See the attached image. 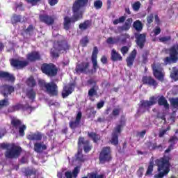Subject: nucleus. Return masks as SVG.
Segmentation results:
<instances>
[{
	"label": "nucleus",
	"instance_id": "obj_20",
	"mask_svg": "<svg viewBox=\"0 0 178 178\" xmlns=\"http://www.w3.org/2000/svg\"><path fill=\"white\" fill-rule=\"evenodd\" d=\"M98 55V48L97 47H95L93 49V51L92 54L91 60L92 63L93 65V69L94 70H97L98 69V61L97 60Z\"/></svg>",
	"mask_w": 178,
	"mask_h": 178
},
{
	"label": "nucleus",
	"instance_id": "obj_25",
	"mask_svg": "<svg viewBox=\"0 0 178 178\" xmlns=\"http://www.w3.org/2000/svg\"><path fill=\"white\" fill-rule=\"evenodd\" d=\"M34 151L38 154H41L42 151L47 149V145L44 144V142H38L34 144Z\"/></svg>",
	"mask_w": 178,
	"mask_h": 178
},
{
	"label": "nucleus",
	"instance_id": "obj_55",
	"mask_svg": "<svg viewBox=\"0 0 178 178\" xmlns=\"http://www.w3.org/2000/svg\"><path fill=\"white\" fill-rule=\"evenodd\" d=\"M152 34H153V35H159V34H161V28L156 26L152 32Z\"/></svg>",
	"mask_w": 178,
	"mask_h": 178
},
{
	"label": "nucleus",
	"instance_id": "obj_26",
	"mask_svg": "<svg viewBox=\"0 0 178 178\" xmlns=\"http://www.w3.org/2000/svg\"><path fill=\"white\" fill-rule=\"evenodd\" d=\"M11 65L14 67H17V69H22V67H24L27 66L28 63L26 60H13L11 61Z\"/></svg>",
	"mask_w": 178,
	"mask_h": 178
},
{
	"label": "nucleus",
	"instance_id": "obj_50",
	"mask_svg": "<svg viewBox=\"0 0 178 178\" xmlns=\"http://www.w3.org/2000/svg\"><path fill=\"white\" fill-rule=\"evenodd\" d=\"M89 178H104V175H98L95 172H92L88 175Z\"/></svg>",
	"mask_w": 178,
	"mask_h": 178
},
{
	"label": "nucleus",
	"instance_id": "obj_41",
	"mask_svg": "<svg viewBox=\"0 0 178 178\" xmlns=\"http://www.w3.org/2000/svg\"><path fill=\"white\" fill-rule=\"evenodd\" d=\"M90 26H91V22L90 21H86L79 25V29L81 30H86V29H88Z\"/></svg>",
	"mask_w": 178,
	"mask_h": 178
},
{
	"label": "nucleus",
	"instance_id": "obj_6",
	"mask_svg": "<svg viewBox=\"0 0 178 178\" xmlns=\"http://www.w3.org/2000/svg\"><path fill=\"white\" fill-rule=\"evenodd\" d=\"M39 86H40V87H44L49 95H58V86H56L55 83L50 82L46 83L45 81L40 80Z\"/></svg>",
	"mask_w": 178,
	"mask_h": 178
},
{
	"label": "nucleus",
	"instance_id": "obj_22",
	"mask_svg": "<svg viewBox=\"0 0 178 178\" xmlns=\"http://www.w3.org/2000/svg\"><path fill=\"white\" fill-rule=\"evenodd\" d=\"M39 19L40 22H42V23H45V24H47V26H51V24H54V18L47 15H40L39 16Z\"/></svg>",
	"mask_w": 178,
	"mask_h": 178
},
{
	"label": "nucleus",
	"instance_id": "obj_29",
	"mask_svg": "<svg viewBox=\"0 0 178 178\" xmlns=\"http://www.w3.org/2000/svg\"><path fill=\"white\" fill-rule=\"evenodd\" d=\"M27 59L31 62H33V60H37L40 59V53L37 51H33L27 55Z\"/></svg>",
	"mask_w": 178,
	"mask_h": 178
},
{
	"label": "nucleus",
	"instance_id": "obj_57",
	"mask_svg": "<svg viewBox=\"0 0 178 178\" xmlns=\"http://www.w3.org/2000/svg\"><path fill=\"white\" fill-rule=\"evenodd\" d=\"M88 95L89 97H94V95H97V90L94 88H92L89 91H88Z\"/></svg>",
	"mask_w": 178,
	"mask_h": 178
},
{
	"label": "nucleus",
	"instance_id": "obj_1",
	"mask_svg": "<svg viewBox=\"0 0 178 178\" xmlns=\"http://www.w3.org/2000/svg\"><path fill=\"white\" fill-rule=\"evenodd\" d=\"M88 3V0H76L72 6L73 18L65 17L64 18V29L69 30L72 23L77 22L79 19L83 17V12H84V7Z\"/></svg>",
	"mask_w": 178,
	"mask_h": 178
},
{
	"label": "nucleus",
	"instance_id": "obj_53",
	"mask_svg": "<svg viewBox=\"0 0 178 178\" xmlns=\"http://www.w3.org/2000/svg\"><path fill=\"white\" fill-rule=\"evenodd\" d=\"M88 38L87 36L82 38L80 41V43L82 47H87V44H88Z\"/></svg>",
	"mask_w": 178,
	"mask_h": 178
},
{
	"label": "nucleus",
	"instance_id": "obj_21",
	"mask_svg": "<svg viewBox=\"0 0 178 178\" xmlns=\"http://www.w3.org/2000/svg\"><path fill=\"white\" fill-rule=\"evenodd\" d=\"M90 63L88 62H83L76 65V70L77 73H87L88 72V67Z\"/></svg>",
	"mask_w": 178,
	"mask_h": 178
},
{
	"label": "nucleus",
	"instance_id": "obj_11",
	"mask_svg": "<svg viewBox=\"0 0 178 178\" xmlns=\"http://www.w3.org/2000/svg\"><path fill=\"white\" fill-rule=\"evenodd\" d=\"M11 124L15 129H19V136L22 137L24 136V130L27 129V127L24 124H22V121L17 118H13L11 120Z\"/></svg>",
	"mask_w": 178,
	"mask_h": 178
},
{
	"label": "nucleus",
	"instance_id": "obj_14",
	"mask_svg": "<svg viewBox=\"0 0 178 178\" xmlns=\"http://www.w3.org/2000/svg\"><path fill=\"white\" fill-rule=\"evenodd\" d=\"M73 90H74V84L73 83L65 86L62 91L63 98H67V97H69V95L73 92Z\"/></svg>",
	"mask_w": 178,
	"mask_h": 178
},
{
	"label": "nucleus",
	"instance_id": "obj_23",
	"mask_svg": "<svg viewBox=\"0 0 178 178\" xmlns=\"http://www.w3.org/2000/svg\"><path fill=\"white\" fill-rule=\"evenodd\" d=\"M0 79L1 80H6L7 81H15V76L13 74L3 71H0Z\"/></svg>",
	"mask_w": 178,
	"mask_h": 178
},
{
	"label": "nucleus",
	"instance_id": "obj_51",
	"mask_svg": "<svg viewBox=\"0 0 178 178\" xmlns=\"http://www.w3.org/2000/svg\"><path fill=\"white\" fill-rule=\"evenodd\" d=\"M8 105H9V99H8V98H6V99L0 101V109L3 106H8Z\"/></svg>",
	"mask_w": 178,
	"mask_h": 178
},
{
	"label": "nucleus",
	"instance_id": "obj_38",
	"mask_svg": "<svg viewBox=\"0 0 178 178\" xmlns=\"http://www.w3.org/2000/svg\"><path fill=\"white\" fill-rule=\"evenodd\" d=\"M169 130H170V126L167 127L165 129L162 128V129H159V137H163V136H165V134H166V133H168V131H169Z\"/></svg>",
	"mask_w": 178,
	"mask_h": 178
},
{
	"label": "nucleus",
	"instance_id": "obj_30",
	"mask_svg": "<svg viewBox=\"0 0 178 178\" xmlns=\"http://www.w3.org/2000/svg\"><path fill=\"white\" fill-rule=\"evenodd\" d=\"M122 56L118 53L115 49H113L111 51V60H113V62H116L118 60H122Z\"/></svg>",
	"mask_w": 178,
	"mask_h": 178
},
{
	"label": "nucleus",
	"instance_id": "obj_35",
	"mask_svg": "<svg viewBox=\"0 0 178 178\" xmlns=\"http://www.w3.org/2000/svg\"><path fill=\"white\" fill-rule=\"evenodd\" d=\"M122 111V108L120 107H115L113 109L112 113L110 114V118H116V116H119L120 115V112Z\"/></svg>",
	"mask_w": 178,
	"mask_h": 178
},
{
	"label": "nucleus",
	"instance_id": "obj_63",
	"mask_svg": "<svg viewBox=\"0 0 178 178\" xmlns=\"http://www.w3.org/2000/svg\"><path fill=\"white\" fill-rule=\"evenodd\" d=\"M154 19V14H150L148 17H147V23L149 24H151V23H152Z\"/></svg>",
	"mask_w": 178,
	"mask_h": 178
},
{
	"label": "nucleus",
	"instance_id": "obj_32",
	"mask_svg": "<svg viewBox=\"0 0 178 178\" xmlns=\"http://www.w3.org/2000/svg\"><path fill=\"white\" fill-rule=\"evenodd\" d=\"M158 104L161 106H164L165 109H169V104H168V100H166L165 97L161 96L159 98Z\"/></svg>",
	"mask_w": 178,
	"mask_h": 178
},
{
	"label": "nucleus",
	"instance_id": "obj_42",
	"mask_svg": "<svg viewBox=\"0 0 178 178\" xmlns=\"http://www.w3.org/2000/svg\"><path fill=\"white\" fill-rule=\"evenodd\" d=\"M24 173L26 176H33V177L35 176V171L33 169L26 168L24 170Z\"/></svg>",
	"mask_w": 178,
	"mask_h": 178
},
{
	"label": "nucleus",
	"instance_id": "obj_33",
	"mask_svg": "<svg viewBox=\"0 0 178 178\" xmlns=\"http://www.w3.org/2000/svg\"><path fill=\"white\" fill-rule=\"evenodd\" d=\"M119 41H120V38H119V36L110 37L106 40V42L109 45H113L114 44H118L119 43Z\"/></svg>",
	"mask_w": 178,
	"mask_h": 178
},
{
	"label": "nucleus",
	"instance_id": "obj_4",
	"mask_svg": "<svg viewBox=\"0 0 178 178\" xmlns=\"http://www.w3.org/2000/svg\"><path fill=\"white\" fill-rule=\"evenodd\" d=\"M53 36L54 37H58L59 40H61V41H56L54 42V48L56 51H58V52H63V51H66L67 49H69V45L67 44V42L63 40V36L56 33V31H54L53 32Z\"/></svg>",
	"mask_w": 178,
	"mask_h": 178
},
{
	"label": "nucleus",
	"instance_id": "obj_3",
	"mask_svg": "<svg viewBox=\"0 0 178 178\" xmlns=\"http://www.w3.org/2000/svg\"><path fill=\"white\" fill-rule=\"evenodd\" d=\"M0 147L3 149H7L5 153L6 158H17L22 152V147L16 146L15 144L1 143Z\"/></svg>",
	"mask_w": 178,
	"mask_h": 178
},
{
	"label": "nucleus",
	"instance_id": "obj_8",
	"mask_svg": "<svg viewBox=\"0 0 178 178\" xmlns=\"http://www.w3.org/2000/svg\"><path fill=\"white\" fill-rule=\"evenodd\" d=\"M156 104V99L154 97H150L149 101L142 100L140 101V106H139L138 112L140 113H144L149 106L155 105Z\"/></svg>",
	"mask_w": 178,
	"mask_h": 178
},
{
	"label": "nucleus",
	"instance_id": "obj_54",
	"mask_svg": "<svg viewBox=\"0 0 178 178\" xmlns=\"http://www.w3.org/2000/svg\"><path fill=\"white\" fill-rule=\"evenodd\" d=\"M22 108V105L18 104L17 106H14L8 109V112H16V111H19Z\"/></svg>",
	"mask_w": 178,
	"mask_h": 178
},
{
	"label": "nucleus",
	"instance_id": "obj_18",
	"mask_svg": "<svg viewBox=\"0 0 178 178\" xmlns=\"http://www.w3.org/2000/svg\"><path fill=\"white\" fill-rule=\"evenodd\" d=\"M0 90L1 91V94H3L4 97H8L15 91V88L9 85H4L0 88Z\"/></svg>",
	"mask_w": 178,
	"mask_h": 178
},
{
	"label": "nucleus",
	"instance_id": "obj_56",
	"mask_svg": "<svg viewBox=\"0 0 178 178\" xmlns=\"http://www.w3.org/2000/svg\"><path fill=\"white\" fill-rule=\"evenodd\" d=\"M169 141H170V143H171V144L175 145V144H176L178 141V138L176 136H173L170 137Z\"/></svg>",
	"mask_w": 178,
	"mask_h": 178
},
{
	"label": "nucleus",
	"instance_id": "obj_37",
	"mask_svg": "<svg viewBox=\"0 0 178 178\" xmlns=\"http://www.w3.org/2000/svg\"><path fill=\"white\" fill-rule=\"evenodd\" d=\"M133 26L136 31H141L143 30V24L139 20L134 22Z\"/></svg>",
	"mask_w": 178,
	"mask_h": 178
},
{
	"label": "nucleus",
	"instance_id": "obj_31",
	"mask_svg": "<svg viewBox=\"0 0 178 178\" xmlns=\"http://www.w3.org/2000/svg\"><path fill=\"white\" fill-rule=\"evenodd\" d=\"M76 162L78 163H81V162H84L86 161V157L83 155V150L79 148L78 153L76 155Z\"/></svg>",
	"mask_w": 178,
	"mask_h": 178
},
{
	"label": "nucleus",
	"instance_id": "obj_59",
	"mask_svg": "<svg viewBox=\"0 0 178 178\" xmlns=\"http://www.w3.org/2000/svg\"><path fill=\"white\" fill-rule=\"evenodd\" d=\"M48 104L49 106H59V103L58 102H55L54 100H50L48 102Z\"/></svg>",
	"mask_w": 178,
	"mask_h": 178
},
{
	"label": "nucleus",
	"instance_id": "obj_5",
	"mask_svg": "<svg viewBox=\"0 0 178 178\" xmlns=\"http://www.w3.org/2000/svg\"><path fill=\"white\" fill-rule=\"evenodd\" d=\"M170 57L164 58V63L169 65L170 63H176L178 60V44H174L170 49Z\"/></svg>",
	"mask_w": 178,
	"mask_h": 178
},
{
	"label": "nucleus",
	"instance_id": "obj_19",
	"mask_svg": "<svg viewBox=\"0 0 178 178\" xmlns=\"http://www.w3.org/2000/svg\"><path fill=\"white\" fill-rule=\"evenodd\" d=\"M80 173V167L76 166L74 168L72 172V171H66L65 172L64 178H77L79 174Z\"/></svg>",
	"mask_w": 178,
	"mask_h": 178
},
{
	"label": "nucleus",
	"instance_id": "obj_61",
	"mask_svg": "<svg viewBox=\"0 0 178 178\" xmlns=\"http://www.w3.org/2000/svg\"><path fill=\"white\" fill-rule=\"evenodd\" d=\"M147 147L150 150L155 149L156 148V143H149L147 144Z\"/></svg>",
	"mask_w": 178,
	"mask_h": 178
},
{
	"label": "nucleus",
	"instance_id": "obj_34",
	"mask_svg": "<svg viewBox=\"0 0 178 178\" xmlns=\"http://www.w3.org/2000/svg\"><path fill=\"white\" fill-rule=\"evenodd\" d=\"M170 77L175 81H177L178 80V68L176 67H172V71L170 72Z\"/></svg>",
	"mask_w": 178,
	"mask_h": 178
},
{
	"label": "nucleus",
	"instance_id": "obj_9",
	"mask_svg": "<svg viewBox=\"0 0 178 178\" xmlns=\"http://www.w3.org/2000/svg\"><path fill=\"white\" fill-rule=\"evenodd\" d=\"M42 72L47 76H56L58 73V70L54 64H43L41 67Z\"/></svg>",
	"mask_w": 178,
	"mask_h": 178
},
{
	"label": "nucleus",
	"instance_id": "obj_12",
	"mask_svg": "<svg viewBox=\"0 0 178 178\" xmlns=\"http://www.w3.org/2000/svg\"><path fill=\"white\" fill-rule=\"evenodd\" d=\"M124 122H121V124L118 125L113 132V136L111 138V144L113 145H118L119 144L118 134H120L121 129L123 127Z\"/></svg>",
	"mask_w": 178,
	"mask_h": 178
},
{
	"label": "nucleus",
	"instance_id": "obj_47",
	"mask_svg": "<svg viewBox=\"0 0 178 178\" xmlns=\"http://www.w3.org/2000/svg\"><path fill=\"white\" fill-rule=\"evenodd\" d=\"M152 172H154V162H150L146 172V175H152Z\"/></svg>",
	"mask_w": 178,
	"mask_h": 178
},
{
	"label": "nucleus",
	"instance_id": "obj_60",
	"mask_svg": "<svg viewBox=\"0 0 178 178\" xmlns=\"http://www.w3.org/2000/svg\"><path fill=\"white\" fill-rule=\"evenodd\" d=\"M169 40H170V36H164L159 38V41H161V42H166Z\"/></svg>",
	"mask_w": 178,
	"mask_h": 178
},
{
	"label": "nucleus",
	"instance_id": "obj_27",
	"mask_svg": "<svg viewBox=\"0 0 178 178\" xmlns=\"http://www.w3.org/2000/svg\"><path fill=\"white\" fill-rule=\"evenodd\" d=\"M136 56H137V51L134 50L131 51V53L127 57V66H129V67H130L131 66H133V63L134 62V59H136Z\"/></svg>",
	"mask_w": 178,
	"mask_h": 178
},
{
	"label": "nucleus",
	"instance_id": "obj_44",
	"mask_svg": "<svg viewBox=\"0 0 178 178\" xmlns=\"http://www.w3.org/2000/svg\"><path fill=\"white\" fill-rule=\"evenodd\" d=\"M33 31H34V26H33V25H29L28 28L24 31V33L25 34H26V35H31Z\"/></svg>",
	"mask_w": 178,
	"mask_h": 178
},
{
	"label": "nucleus",
	"instance_id": "obj_13",
	"mask_svg": "<svg viewBox=\"0 0 178 178\" xmlns=\"http://www.w3.org/2000/svg\"><path fill=\"white\" fill-rule=\"evenodd\" d=\"M83 145L85 152H90V151H91L90 141L84 140V138H80L78 142V147L79 149H81V151H83Z\"/></svg>",
	"mask_w": 178,
	"mask_h": 178
},
{
	"label": "nucleus",
	"instance_id": "obj_48",
	"mask_svg": "<svg viewBox=\"0 0 178 178\" xmlns=\"http://www.w3.org/2000/svg\"><path fill=\"white\" fill-rule=\"evenodd\" d=\"M126 20V17L125 16H122L119 19H115L113 23V24H119V23H124V21Z\"/></svg>",
	"mask_w": 178,
	"mask_h": 178
},
{
	"label": "nucleus",
	"instance_id": "obj_40",
	"mask_svg": "<svg viewBox=\"0 0 178 178\" xmlns=\"http://www.w3.org/2000/svg\"><path fill=\"white\" fill-rule=\"evenodd\" d=\"M26 95L29 99H31L32 101L34 100V98H35V92L33 89H31L29 90H27Z\"/></svg>",
	"mask_w": 178,
	"mask_h": 178
},
{
	"label": "nucleus",
	"instance_id": "obj_36",
	"mask_svg": "<svg viewBox=\"0 0 178 178\" xmlns=\"http://www.w3.org/2000/svg\"><path fill=\"white\" fill-rule=\"evenodd\" d=\"M88 136L90 138H92V140L94 141V143H97L99 141L100 137L99 135L94 133V132H88Z\"/></svg>",
	"mask_w": 178,
	"mask_h": 178
},
{
	"label": "nucleus",
	"instance_id": "obj_39",
	"mask_svg": "<svg viewBox=\"0 0 178 178\" xmlns=\"http://www.w3.org/2000/svg\"><path fill=\"white\" fill-rule=\"evenodd\" d=\"M26 84L31 88H33L34 86H35V80H34V77L31 76L26 81Z\"/></svg>",
	"mask_w": 178,
	"mask_h": 178
},
{
	"label": "nucleus",
	"instance_id": "obj_2",
	"mask_svg": "<svg viewBox=\"0 0 178 178\" xmlns=\"http://www.w3.org/2000/svg\"><path fill=\"white\" fill-rule=\"evenodd\" d=\"M155 163L157 166L158 173L154 175V178H163L165 176H168L170 172V163L169 162V158L163 156L155 161Z\"/></svg>",
	"mask_w": 178,
	"mask_h": 178
},
{
	"label": "nucleus",
	"instance_id": "obj_24",
	"mask_svg": "<svg viewBox=\"0 0 178 178\" xmlns=\"http://www.w3.org/2000/svg\"><path fill=\"white\" fill-rule=\"evenodd\" d=\"M27 138L31 141H41L42 140V134L40 132L31 133L27 136Z\"/></svg>",
	"mask_w": 178,
	"mask_h": 178
},
{
	"label": "nucleus",
	"instance_id": "obj_45",
	"mask_svg": "<svg viewBox=\"0 0 178 178\" xmlns=\"http://www.w3.org/2000/svg\"><path fill=\"white\" fill-rule=\"evenodd\" d=\"M12 23L13 24H15L16 23H19L20 22H22V16L20 15H14L12 19Z\"/></svg>",
	"mask_w": 178,
	"mask_h": 178
},
{
	"label": "nucleus",
	"instance_id": "obj_43",
	"mask_svg": "<svg viewBox=\"0 0 178 178\" xmlns=\"http://www.w3.org/2000/svg\"><path fill=\"white\" fill-rule=\"evenodd\" d=\"M119 38H120L119 42H120L121 44H124L127 38H130V36L128 34H124L119 36Z\"/></svg>",
	"mask_w": 178,
	"mask_h": 178
},
{
	"label": "nucleus",
	"instance_id": "obj_15",
	"mask_svg": "<svg viewBox=\"0 0 178 178\" xmlns=\"http://www.w3.org/2000/svg\"><path fill=\"white\" fill-rule=\"evenodd\" d=\"M143 84H147L150 87H153V88L154 89L158 87V82H156V80L151 76H143Z\"/></svg>",
	"mask_w": 178,
	"mask_h": 178
},
{
	"label": "nucleus",
	"instance_id": "obj_58",
	"mask_svg": "<svg viewBox=\"0 0 178 178\" xmlns=\"http://www.w3.org/2000/svg\"><path fill=\"white\" fill-rule=\"evenodd\" d=\"M129 52V47L127 46H124L121 48V54L125 55Z\"/></svg>",
	"mask_w": 178,
	"mask_h": 178
},
{
	"label": "nucleus",
	"instance_id": "obj_28",
	"mask_svg": "<svg viewBox=\"0 0 178 178\" xmlns=\"http://www.w3.org/2000/svg\"><path fill=\"white\" fill-rule=\"evenodd\" d=\"M80 120H81V112H79L76 115V118L74 122H71L70 123V127L71 129H74L80 124Z\"/></svg>",
	"mask_w": 178,
	"mask_h": 178
},
{
	"label": "nucleus",
	"instance_id": "obj_16",
	"mask_svg": "<svg viewBox=\"0 0 178 178\" xmlns=\"http://www.w3.org/2000/svg\"><path fill=\"white\" fill-rule=\"evenodd\" d=\"M145 34H138L135 35V38L136 39V44L140 49L144 48V45H145Z\"/></svg>",
	"mask_w": 178,
	"mask_h": 178
},
{
	"label": "nucleus",
	"instance_id": "obj_17",
	"mask_svg": "<svg viewBox=\"0 0 178 178\" xmlns=\"http://www.w3.org/2000/svg\"><path fill=\"white\" fill-rule=\"evenodd\" d=\"M131 23H133V19L128 18L124 25L118 27V31L119 33L128 31V30H130V27H131Z\"/></svg>",
	"mask_w": 178,
	"mask_h": 178
},
{
	"label": "nucleus",
	"instance_id": "obj_64",
	"mask_svg": "<svg viewBox=\"0 0 178 178\" xmlns=\"http://www.w3.org/2000/svg\"><path fill=\"white\" fill-rule=\"evenodd\" d=\"M40 1L41 0H26V2H28V3H31L33 6H34V5H37V2H40Z\"/></svg>",
	"mask_w": 178,
	"mask_h": 178
},
{
	"label": "nucleus",
	"instance_id": "obj_46",
	"mask_svg": "<svg viewBox=\"0 0 178 178\" xmlns=\"http://www.w3.org/2000/svg\"><path fill=\"white\" fill-rule=\"evenodd\" d=\"M170 104L172 108H175V109H177L178 108V98H172L170 99Z\"/></svg>",
	"mask_w": 178,
	"mask_h": 178
},
{
	"label": "nucleus",
	"instance_id": "obj_62",
	"mask_svg": "<svg viewBox=\"0 0 178 178\" xmlns=\"http://www.w3.org/2000/svg\"><path fill=\"white\" fill-rule=\"evenodd\" d=\"M143 173H144V168L143 167H140L137 171V175L138 176V177H142Z\"/></svg>",
	"mask_w": 178,
	"mask_h": 178
},
{
	"label": "nucleus",
	"instance_id": "obj_7",
	"mask_svg": "<svg viewBox=\"0 0 178 178\" xmlns=\"http://www.w3.org/2000/svg\"><path fill=\"white\" fill-rule=\"evenodd\" d=\"M152 69L154 77L159 81H163V79L165 77V71H163V68H162V65L153 64Z\"/></svg>",
	"mask_w": 178,
	"mask_h": 178
},
{
	"label": "nucleus",
	"instance_id": "obj_49",
	"mask_svg": "<svg viewBox=\"0 0 178 178\" xmlns=\"http://www.w3.org/2000/svg\"><path fill=\"white\" fill-rule=\"evenodd\" d=\"M140 6L141 3H140V1H136L134 4H132V8L135 12H138V10H140Z\"/></svg>",
	"mask_w": 178,
	"mask_h": 178
},
{
	"label": "nucleus",
	"instance_id": "obj_10",
	"mask_svg": "<svg viewBox=\"0 0 178 178\" xmlns=\"http://www.w3.org/2000/svg\"><path fill=\"white\" fill-rule=\"evenodd\" d=\"M99 159L100 161V163H105V162H109V161L111 159V148L104 147L100 152Z\"/></svg>",
	"mask_w": 178,
	"mask_h": 178
},
{
	"label": "nucleus",
	"instance_id": "obj_52",
	"mask_svg": "<svg viewBox=\"0 0 178 178\" xmlns=\"http://www.w3.org/2000/svg\"><path fill=\"white\" fill-rule=\"evenodd\" d=\"M94 6L95 9H101L102 8V1L101 0H97L94 2Z\"/></svg>",
	"mask_w": 178,
	"mask_h": 178
}]
</instances>
